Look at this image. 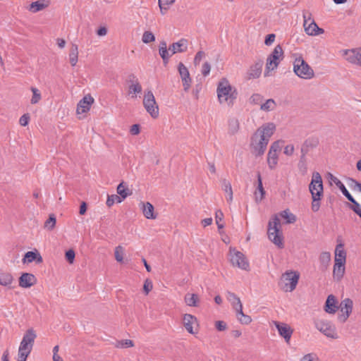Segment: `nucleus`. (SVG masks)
<instances>
[{
  "instance_id": "obj_1",
  "label": "nucleus",
  "mask_w": 361,
  "mask_h": 361,
  "mask_svg": "<svg viewBox=\"0 0 361 361\" xmlns=\"http://www.w3.org/2000/svg\"><path fill=\"white\" fill-rule=\"evenodd\" d=\"M276 129V125L272 122L264 123L259 127L250 137V149L256 156H262L265 152L270 138Z\"/></svg>"
},
{
  "instance_id": "obj_2",
  "label": "nucleus",
  "mask_w": 361,
  "mask_h": 361,
  "mask_svg": "<svg viewBox=\"0 0 361 361\" xmlns=\"http://www.w3.org/2000/svg\"><path fill=\"white\" fill-rule=\"evenodd\" d=\"M216 94L219 103L228 106L233 104L238 95L236 89L225 78H221L218 82Z\"/></svg>"
},
{
  "instance_id": "obj_3",
  "label": "nucleus",
  "mask_w": 361,
  "mask_h": 361,
  "mask_svg": "<svg viewBox=\"0 0 361 361\" xmlns=\"http://www.w3.org/2000/svg\"><path fill=\"white\" fill-rule=\"evenodd\" d=\"M37 335L32 329L26 331L18 348V361H26L30 355Z\"/></svg>"
},
{
  "instance_id": "obj_4",
  "label": "nucleus",
  "mask_w": 361,
  "mask_h": 361,
  "mask_svg": "<svg viewBox=\"0 0 361 361\" xmlns=\"http://www.w3.org/2000/svg\"><path fill=\"white\" fill-rule=\"evenodd\" d=\"M281 228L280 219L277 215H275L269 221L267 234L269 239L279 248L283 247V235Z\"/></svg>"
},
{
  "instance_id": "obj_5",
  "label": "nucleus",
  "mask_w": 361,
  "mask_h": 361,
  "mask_svg": "<svg viewBox=\"0 0 361 361\" xmlns=\"http://www.w3.org/2000/svg\"><path fill=\"white\" fill-rule=\"evenodd\" d=\"M293 72L299 78L310 80L314 78V72L309 64L300 56L293 61Z\"/></svg>"
},
{
  "instance_id": "obj_6",
  "label": "nucleus",
  "mask_w": 361,
  "mask_h": 361,
  "mask_svg": "<svg viewBox=\"0 0 361 361\" xmlns=\"http://www.w3.org/2000/svg\"><path fill=\"white\" fill-rule=\"evenodd\" d=\"M283 58V51L281 45H276L273 51L268 56L264 70V77L270 75V72L276 69Z\"/></svg>"
},
{
  "instance_id": "obj_7",
  "label": "nucleus",
  "mask_w": 361,
  "mask_h": 361,
  "mask_svg": "<svg viewBox=\"0 0 361 361\" xmlns=\"http://www.w3.org/2000/svg\"><path fill=\"white\" fill-rule=\"evenodd\" d=\"M300 274L295 271H286L281 278L279 286L285 292L293 291L298 283Z\"/></svg>"
},
{
  "instance_id": "obj_8",
  "label": "nucleus",
  "mask_w": 361,
  "mask_h": 361,
  "mask_svg": "<svg viewBox=\"0 0 361 361\" xmlns=\"http://www.w3.org/2000/svg\"><path fill=\"white\" fill-rule=\"evenodd\" d=\"M142 102L147 112L153 118H158L159 115V106L151 90L145 91Z\"/></svg>"
},
{
  "instance_id": "obj_9",
  "label": "nucleus",
  "mask_w": 361,
  "mask_h": 361,
  "mask_svg": "<svg viewBox=\"0 0 361 361\" xmlns=\"http://www.w3.org/2000/svg\"><path fill=\"white\" fill-rule=\"evenodd\" d=\"M229 258L233 266L237 267L243 270L249 269V262L242 252L235 249H230Z\"/></svg>"
},
{
  "instance_id": "obj_10",
  "label": "nucleus",
  "mask_w": 361,
  "mask_h": 361,
  "mask_svg": "<svg viewBox=\"0 0 361 361\" xmlns=\"http://www.w3.org/2000/svg\"><path fill=\"white\" fill-rule=\"evenodd\" d=\"M315 327L317 330L331 338H337L338 335L335 326L329 321L320 319L315 322Z\"/></svg>"
},
{
  "instance_id": "obj_11",
  "label": "nucleus",
  "mask_w": 361,
  "mask_h": 361,
  "mask_svg": "<svg viewBox=\"0 0 361 361\" xmlns=\"http://www.w3.org/2000/svg\"><path fill=\"white\" fill-rule=\"evenodd\" d=\"M309 190L312 195V197H322V195H323L322 178L319 172H314L312 173V180L309 185Z\"/></svg>"
},
{
  "instance_id": "obj_12",
  "label": "nucleus",
  "mask_w": 361,
  "mask_h": 361,
  "mask_svg": "<svg viewBox=\"0 0 361 361\" xmlns=\"http://www.w3.org/2000/svg\"><path fill=\"white\" fill-rule=\"evenodd\" d=\"M341 53L348 63L361 66V47L344 49Z\"/></svg>"
},
{
  "instance_id": "obj_13",
  "label": "nucleus",
  "mask_w": 361,
  "mask_h": 361,
  "mask_svg": "<svg viewBox=\"0 0 361 361\" xmlns=\"http://www.w3.org/2000/svg\"><path fill=\"white\" fill-rule=\"evenodd\" d=\"M128 86V94L131 99H135L137 94H140L142 90L141 84L139 82L138 78L133 74L128 76L127 80Z\"/></svg>"
},
{
  "instance_id": "obj_14",
  "label": "nucleus",
  "mask_w": 361,
  "mask_h": 361,
  "mask_svg": "<svg viewBox=\"0 0 361 361\" xmlns=\"http://www.w3.org/2000/svg\"><path fill=\"white\" fill-rule=\"evenodd\" d=\"M182 323L186 331L190 334H196L199 327L197 317L191 314H184Z\"/></svg>"
},
{
  "instance_id": "obj_15",
  "label": "nucleus",
  "mask_w": 361,
  "mask_h": 361,
  "mask_svg": "<svg viewBox=\"0 0 361 361\" xmlns=\"http://www.w3.org/2000/svg\"><path fill=\"white\" fill-rule=\"evenodd\" d=\"M272 323L278 330L279 334L284 338L286 343H289L293 329L290 325L283 322L273 321Z\"/></svg>"
},
{
  "instance_id": "obj_16",
  "label": "nucleus",
  "mask_w": 361,
  "mask_h": 361,
  "mask_svg": "<svg viewBox=\"0 0 361 361\" xmlns=\"http://www.w3.org/2000/svg\"><path fill=\"white\" fill-rule=\"evenodd\" d=\"M353 306V300L350 298H345L341 301L339 308L342 314L338 317V319L341 322L344 323L348 319L352 312Z\"/></svg>"
},
{
  "instance_id": "obj_17",
  "label": "nucleus",
  "mask_w": 361,
  "mask_h": 361,
  "mask_svg": "<svg viewBox=\"0 0 361 361\" xmlns=\"http://www.w3.org/2000/svg\"><path fill=\"white\" fill-rule=\"evenodd\" d=\"M178 71L182 80L183 90L185 92H188L192 84V78H190L189 71L182 62L178 63Z\"/></svg>"
},
{
  "instance_id": "obj_18",
  "label": "nucleus",
  "mask_w": 361,
  "mask_h": 361,
  "mask_svg": "<svg viewBox=\"0 0 361 361\" xmlns=\"http://www.w3.org/2000/svg\"><path fill=\"white\" fill-rule=\"evenodd\" d=\"M263 63V61L259 60L250 66L247 71V79L251 80L258 78L262 74Z\"/></svg>"
},
{
  "instance_id": "obj_19",
  "label": "nucleus",
  "mask_w": 361,
  "mask_h": 361,
  "mask_svg": "<svg viewBox=\"0 0 361 361\" xmlns=\"http://www.w3.org/2000/svg\"><path fill=\"white\" fill-rule=\"evenodd\" d=\"M305 33L309 36H318L324 33V30L319 27L314 20H312L309 23H303Z\"/></svg>"
},
{
  "instance_id": "obj_20",
  "label": "nucleus",
  "mask_w": 361,
  "mask_h": 361,
  "mask_svg": "<svg viewBox=\"0 0 361 361\" xmlns=\"http://www.w3.org/2000/svg\"><path fill=\"white\" fill-rule=\"evenodd\" d=\"M94 102L93 97L88 94L85 96L78 104L76 112L81 114L87 112Z\"/></svg>"
},
{
  "instance_id": "obj_21",
  "label": "nucleus",
  "mask_w": 361,
  "mask_h": 361,
  "mask_svg": "<svg viewBox=\"0 0 361 361\" xmlns=\"http://www.w3.org/2000/svg\"><path fill=\"white\" fill-rule=\"evenodd\" d=\"M37 283V279L32 274L23 273L19 278V286L24 288H28Z\"/></svg>"
},
{
  "instance_id": "obj_22",
  "label": "nucleus",
  "mask_w": 361,
  "mask_h": 361,
  "mask_svg": "<svg viewBox=\"0 0 361 361\" xmlns=\"http://www.w3.org/2000/svg\"><path fill=\"white\" fill-rule=\"evenodd\" d=\"M188 40L182 38L178 42L172 43L169 47V50L171 51L172 55L176 53L185 52L188 49Z\"/></svg>"
},
{
  "instance_id": "obj_23",
  "label": "nucleus",
  "mask_w": 361,
  "mask_h": 361,
  "mask_svg": "<svg viewBox=\"0 0 361 361\" xmlns=\"http://www.w3.org/2000/svg\"><path fill=\"white\" fill-rule=\"evenodd\" d=\"M23 264H30L35 262L37 264H40L43 262V259L37 250L27 252L22 259Z\"/></svg>"
},
{
  "instance_id": "obj_24",
  "label": "nucleus",
  "mask_w": 361,
  "mask_h": 361,
  "mask_svg": "<svg viewBox=\"0 0 361 361\" xmlns=\"http://www.w3.org/2000/svg\"><path fill=\"white\" fill-rule=\"evenodd\" d=\"M140 209L142 211V213L145 217L147 219H155L157 218V214H154V206L150 202H140Z\"/></svg>"
},
{
  "instance_id": "obj_25",
  "label": "nucleus",
  "mask_w": 361,
  "mask_h": 361,
  "mask_svg": "<svg viewBox=\"0 0 361 361\" xmlns=\"http://www.w3.org/2000/svg\"><path fill=\"white\" fill-rule=\"evenodd\" d=\"M159 54L164 64L168 63L170 57L172 56L171 51L169 50L167 47L166 42L162 40L160 42L159 45Z\"/></svg>"
},
{
  "instance_id": "obj_26",
  "label": "nucleus",
  "mask_w": 361,
  "mask_h": 361,
  "mask_svg": "<svg viewBox=\"0 0 361 361\" xmlns=\"http://www.w3.org/2000/svg\"><path fill=\"white\" fill-rule=\"evenodd\" d=\"M226 299L231 303L233 309L236 312L238 310L243 308V304L240 298L233 292H226Z\"/></svg>"
},
{
  "instance_id": "obj_27",
  "label": "nucleus",
  "mask_w": 361,
  "mask_h": 361,
  "mask_svg": "<svg viewBox=\"0 0 361 361\" xmlns=\"http://www.w3.org/2000/svg\"><path fill=\"white\" fill-rule=\"evenodd\" d=\"M338 308L336 297L333 295H329L325 302L324 310L329 314H334Z\"/></svg>"
},
{
  "instance_id": "obj_28",
  "label": "nucleus",
  "mask_w": 361,
  "mask_h": 361,
  "mask_svg": "<svg viewBox=\"0 0 361 361\" xmlns=\"http://www.w3.org/2000/svg\"><path fill=\"white\" fill-rule=\"evenodd\" d=\"M345 263L334 262L333 269V276L336 281H341L344 276Z\"/></svg>"
},
{
  "instance_id": "obj_29",
  "label": "nucleus",
  "mask_w": 361,
  "mask_h": 361,
  "mask_svg": "<svg viewBox=\"0 0 361 361\" xmlns=\"http://www.w3.org/2000/svg\"><path fill=\"white\" fill-rule=\"evenodd\" d=\"M50 2L48 0H38L30 5L29 10L32 13H37L47 8Z\"/></svg>"
},
{
  "instance_id": "obj_30",
  "label": "nucleus",
  "mask_w": 361,
  "mask_h": 361,
  "mask_svg": "<svg viewBox=\"0 0 361 361\" xmlns=\"http://www.w3.org/2000/svg\"><path fill=\"white\" fill-rule=\"evenodd\" d=\"M346 262V252L343 248V244H338L335 249L334 262Z\"/></svg>"
},
{
  "instance_id": "obj_31",
  "label": "nucleus",
  "mask_w": 361,
  "mask_h": 361,
  "mask_svg": "<svg viewBox=\"0 0 361 361\" xmlns=\"http://www.w3.org/2000/svg\"><path fill=\"white\" fill-rule=\"evenodd\" d=\"M184 302L189 307H197L200 303V298L195 293H188L185 295Z\"/></svg>"
},
{
  "instance_id": "obj_32",
  "label": "nucleus",
  "mask_w": 361,
  "mask_h": 361,
  "mask_svg": "<svg viewBox=\"0 0 361 361\" xmlns=\"http://www.w3.org/2000/svg\"><path fill=\"white\" fill-rule=\"evenodd\" d=\"M68 56L71 65L75 66L78 61V47L77 44H72Z\"/></svg>"
},
{
  "instance_id": "obj_33",
  "label": "nucleus",
  "mask_w": 361,
  "mask_h": 361,
  "mask_svg": "<svg viewBox=\"0 0 361 361\" xmlns=\"http://www.w3.org/2000/svg\"><path fill=\"white\" fill-rule=\"evenodd\" d=\"M235 314H236L237 319L242 324L247 325V324H250L252 321L250 316L244 314V312L243 311V308L238 310L235 312Z\"/></svg>"
},
{
  "instance_id": "obj_34",
  "label": "nucleus",
  "mask_w": 361,
  "mask_h": 361,
  "mask_svg": "<svg viewBox=\"0 0 361 361\" xmlns=\"http://www.w3.org/2000/svg\"><path fill=\"white\" fill-rule=\"evenodd\" d=\"M175 0H158V4L161 15H165Z\"/></svg>"
},
{
  "instance_id": "obj_35",
  "label": "nucleus",
  "mask_w": 361,
  "mask_h": 361,
  "mask_svg": "<svg viewBox=\"0 0 361 361\" xmlns=\"http://www.w3.org/2000/svg\"><path fill=\"white\" fill-rule=\"evenodd\" d=\"M13 276L8 272H0V285L7 286L12 283Z\"/></svg>"
},
{
  "instance_id": "obj_36",
  "label": "nucleus",
  "mask_w": 361,
  "mask_h": 361,
  "mask_svg": "<svg viewBox=\"0 0 361 361\" xmlns=\"http://www.w3.org/2000/svg\"><path fill=\"white\" fill-rule=\"evenodd\" d=\"M257 181H258V185H257V190L259 193V196H258V193L256 191L255 192V201L256 202H260L264 197L265 191L264 190L263 185H262V181L260 174L259 173L257 176Z\"/></svg>"
},
{
  "instance_id": "obj_37",
  "label": "nucleus",
  "mask_w": 361,
  "mask_h": 361,
  "mask_svg": "<svg viewBox=\"0 0 361 361\" xmlns=\"http://www.w3.org/2000/svg\"><path fill=\"white\" fill-rule=\"evenodd\" d=\"M278 153L269 152L267 154V164L270 169L276 168L278 164Z\"/></svg>"
},
{
  "instance_id": "obj_38",
  "label": "nucleus",
  "mask_w": 361,
  "mask_h": 361,
  "mask_svg": "<svg viewBox=\"0 0 361 361\" xmlns=\"http://www.w3.org/2000/svg\"><path fill=\"white\" fill-rule=\"evenodd\" d=\"M222 187L224 191L227 194V202H231L233 201V190L231 183L226 180H224Z\"/></svg>"
},
{
  "instance_id": "obj_39",
  "label": "nucleus",
  "mask_w": 361,
  "mask_h": 361,
  "mask_svg": "<svg viewBox=\"0 0 361 361\" xmlns=\"http://www.w3.org/2000/svg\"><path fill=\"white\" fill-rule=\"evenodd\" d=\"M331 262V254L329 252H323L319 255V262L321 267L326 269L329 265Z\"/></svg>"
},
{
  "instance_id": "obj_40",
  "label": "nucleus",
  "mask_w": 361,
  "mask_h": 361,
  "mask_svg": "<svg viewBox=\"0 0 361 361\" xmlns=\"http://www.w3.org/2000/svg\"><path fill=\"white\" fill-rule=\"evenodd\" d=\"M276 106L275 101L272 99H267L264 103L260 106V109L264 111H273Z\"/></svg>"
},
{
  "instance_id": "obj_41",
  "label": "nucleus",
  "mask_w": 361,
  "mask_h": 361,
  "mask_svg": "<svg viewBox=\"0 0 361 361\" xmlns=\"http://www.w3.org/2000/svg\"><path fill=\"white\" fill-rule=\"evenodd\" d=\"M239 130V122L236 118H231L228 121V133L235 134Z\"/></svg>"
},
{
  "instance_id": "obj_42",
  "label": "nucleus",
  "mask_w": 361,
  "mask_h": 361,
  "mask_svg": "<svg viewBox=\"0 0 361 361\" xmlns=\"http://www.w3.org/2000/svg\"><path fill=\"white\" fill-rule=\"evenodd\" d=\"M280 216L286 219V224H293L296 221V216L290 212L288 209H286L280 213Z\"/></svg>"
},
{
  "instance_id": "obj_43",
  "label": "nucleus",
  "mask_w": 361,
  "mask_h": 361,
  "mask_svg": "<svg viewBox=\"0 0 361 361\" xmlns=\"http://www.w3.org/2000/svg\"><path fill=\"white\" fill-rule=\"evenodd\" d=\"M336 180H335L336 185L341 190L343 195L349 200L350 201L353 197L350 194V192L348 191L343 183L338 178H335Z\"/></svg>"
},
{
  "instance_id": "obj_44",
  "label": "nucleus",
  "mask_w": 361,
  "mask_h": 361,
  "mask_svg": "<svg viewBox=\"0 0 361 361\" xmlns=\"http://www.w3.org/2000/svg\"><path fill=\"white\" fill-rule=\"evenodd\" d=\"M30 90L32 92V97L31 98L30 103L32 104H36L42 99L41 93L39 90L36 87H32Z\"/></svg>"
},
{
  "instance_id": "obj_45",
  "label": "nucleus",
  "mask_w": 361,
  "mask_h": 361,
  "mask_svg": "<svg viewBox=\"0 0 361 361\" xmlns=\"http://www.w3.org/2000/svg\"><path fill=\"white\" fill-rule=\"evenodd\" d=\"M124 248L121 245H118L114 250L115 259L118 262H123Z\"/></svg>"
},
{
  "instance_id": "obj_46",
  "label": "nucleus",
  "mask_w": 361,
  "mask_h": 361,
  "mask_svg": "<svg viewBox=\"0 0 361 361\" xmlns=\"http://www.w3.org/2000/svg\"><path fill=\"white\" fill-rule=\"evenodd\" d=\"M56 219L54 214H50L49 219L44 222V227L48 231H51L56 226Z\"/></svg>"
},
{
  "instance_id": "obj_47",
  "label": "nucleus",
  "mask_w": 361,
  "mask_h": 361,
  "mask_svg": "<svg viewBox=\"0 0 361 361\" xmlns=\"http://www.w3.org/2000/svg\"><path fill=\"white\" fill-rule=\"evenodd\" d=\"M133 346H134V343L130 339L118 341L115 344V347L118 348H127Z\"/></svg>"
},
{
  "instance_id": "obj_48",
  "label": "nucleus",
  "mask_w": 361,
  "mask_h": 361,
  "mask_svg": "<svg viewBox=\"0 0 361 361\" xmlns=\"http://www.w3.org/2000/svg\"><path fill=\"white\" fill-rule=\"evenodd\" d=\"M142 41L145 44H149L155 41V36L151 31H145L142 36Z\"/></svg>"
},
{
  "instance_id": "obj_49",
  "label": "nucleus",
  "mask_w": 361,
  "mask_h": 361,
  "mask_svg": "<svg viewBox=\"0 0 361 361\" xmlns=\"http://www.w3.org/2000/svg\"><path fill=\"white\" fill-rule=\"evenodd\" d=\"M128 190L125 187L123 183H121L117 187V192L122 197V200L128 195Z\"/></svg>"
},
{
  "instance_id": "obj_50",
  "label": "nucleus",
  "mask_w": 361,
  "mask_h": 361,
  "mask_svg": "<svg viewBox=\"0 0 361 361\" xmlns=\"http://www.w3.org/2000/svg\"><path fill=\"white\" fill-rule=\"evenodd\" d=\"M283 140H277V141H275L274 142L270 148H269V152H274V153H279L281 149V144L283 143Z\"/></svg>"
},
{
  "instance_id": "obj_51",
  "label": "nucleus",
  "mask_w": 361,
  "mask_h": 361,
  "mask_svg": "<svg viewBox=\"0 0 361 361\" xmlns=\"http://www.w3.org/2000/svg\"><path fill=\"white\" fill-rule=\"evenodd\" d=\"M300 361H321L315 353H307L303 355Z\"/></svg>"
},
{
  "instance_id": "obj_52",
  "label": "nucleus",
  "mask_w": 361,
  "mask_h": 361,
  "mask_svg": "<svg viewBox=\"0 0 361 361\" xmlns=\"http://www.w3.org/2000/svg\"><path fill=\"white\" fill-rule=\"evenodd\" d=\"M298 168L302 174H305L307 173V167L305 163V154H302L300 157V160L298 163Z\"/></svg>"
},
{
  "instance_id": "obj_53",
  "label": "nucleus",
  "mask_w": 361,
  "mask_h": 361,
  "mask_svg": "<svg viewBox=\"0 0 361 361\" xmlns=\"http://www.w3.org/2000/svg\"><path fill=\"white\" fill-rule=\"evenodd\" d=\"M116 201L117 202H121L122 199L116 195L108 196L106 204L108 207H111Z\"/></svg>"
},
{
  "instance_id": "obj_54",
  "label": "nucleus",
  "mask_w": 361,
  "mask_h": 361,
  "mask_svg": "<svg viewBox=\"0 0 361 361\" xmlns=\"http://www.w3.org/2000/svg\"><path fill=\"white\" fill-rule=\"evenodd\" d=\"M215 218L218 228L221 229L224 228V224H220V221H222L224 218V214L221 210H218L216 212Z\"/></svg>"
},
{
  "instance_id": "obj_55",
  "label": "nucleus",
  "mask_w": 361,
  "mask_h": 361,
  "mask_svg": "<svg viewBox=\"0 0 361 361\" xmlns=\"http://www.w3.org/2000/svg\"><path fill=\"white\" fill-rule=\"evenodd\" d=\"M322 197H312V209L313 212H317L320 208V200Z\"/></svg>"
},
{
  "instance_id": "obj_56",
  "label": "nucleus",
  "mask_w": 361,
  "mask_h": 361,
  "mask_svg": "<svg viewBox=\"0 0 361 361\" xmlns=\"http://www.w3.org/2000/svg\"><path fill=\"white\" fill-rule=\"evenodd\" d=\"M262 99H263V97L261 94H253L250 99V103L254 104H259L262 102Z\"/></svg>"
},
{
  "instance_id": "obj_57",
  "label": "nucleus",
  "mask_w": 361,
  "mask_h": 361,
  "mask_svg": "<svg viewBox=\"0 0 361 361\" xmlns=\"http://www.w3.org/2000/svg\"><path fill=\"white\" fill-rule=\"evenodd\" d=\"M153 288L152 282L149 279H146L144 283L143 290L146 295H147Z\"/></svg>"
},
{
  "instance_id": "obj_58",
  "label": "nucleus",
  "mask_w": 361,
  "mask_h": 361,
  "mask_svg": "<svg viewBox=\"0 0 361 361\" xmlns=\"http://www.w3.org/2000/svg\"><path fill=\"white\" fill-rule=\"evenodd\" d=\"M211 71V65L208 62L204 63L202 67V74L206 77L207 76Z\"/></svg>"
},
{
  "instance_id": "obj_59",
  "label": "nucleus",
  "mask_w": 361,
  "mask_h": 361,
  "mask_svg": "<svg viewBox=\"0 0 361 361\" xmlns=\"http://www.w3.org/2000/svg\"><path fill=\"white\" fill-rule=\"evenodd\" d=\"M350 202L353 204V205L350 206V208L357 214V212L361 211L360 204L354 198H353Z\"/></svg>"
},
{
  "instance_id": "obj_60",
  "label": "nucleus",
  "mask_w": 361,
  "mask_h": 361,
  "mask_svg": "<svg viewBox=\"0 0 361 361\" xmlns=\"http://www.w3.org/2000/svg\"><path fill=\"white\" fill-rule=\"evenodd\" d=\"M215 327L219 331H225L227 328V324L224 321H216L215 322Z\"/></svg>"
},
{
  "instance_id": "obj_61",
  "label": "nucleus",
  "mask_w": 361,
  "mask_h": 361,
  "mask_svg": "<svg viewBox=\"0 0 361 361\" xmlns=\"http://www.w3.org/2000/svg\"><path fill=\"white\" fill-rule=\"evenodd\" d=\"M205 56V54L204 51H199L195 56V59H194V63L195 66L198 65L200 61H202V59Z\"/></svg>"
},
{
  "instance_id": "obj_62",
  "label": "nucleus",
  "mask_w": 361,
  "mask_h": 361,
  "mask_svg": "<svg viewBox=\"0 0 361 361\" xmlns=\"http://www.w3.org/2000/svg\"><path fill=\"white\" fill-rule=\"evenodd\" d=\"M303 23H309L312 19V13L310 11H304L302 13Z\"/></svg>"
},
{
  "instance_id": "obj_63",
  "label": "nucleus",
  "mask_w": 361,
  "mask_h": 361,
  "mask_svg": "<svg viewBox=\"0 0 361 361\" xmlns=\"http://www.w3.org/2000/svg\"><path fill=\"white\" fill-rule=\"evenodd\" d=\"M294 149L293 145H288L284 147L283 153L287 156H291L294 152Z\"/></svg>"
},
{
  "instance_id": "obj_64",
  "label": "nucleus",
  "mask_w": 361,
  "mask_h": 361,
  "mask_svg": "<svg viewBox=\"0 0 361 361\" xmlns=\"http://www.w3.org/2000/svg\"><path fill=\"white\" fill-rule=\"evenodd\" d=\"M30 120V116L27 114H23L19 120V123L22 126H26L28 124Z\"/></svg>"
}]
</instances>
